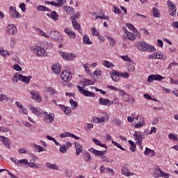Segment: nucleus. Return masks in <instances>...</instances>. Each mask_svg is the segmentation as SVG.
I'll use <instances>...</instances> for the list:
<instances>
[{
    "label": "nucleus",
    "instance_id": "f257e3e1",
    "mask_svg": "<svg viewBox=\"0 0 178 178\" xmlns=\"http://www.w3.org/2000/svg\"><path fill=\"white\" fill-rule=\"evenodd\" d=\"M83 83L84 84L83 88L79 86H76L80 94H82V95H84L85 97H92V98H94L95 97V93L88 90H86V89L83 88H84V87H87V86H94L95 84V82L90 79H85Z\"/></svg>",
    "mask_w": 178,
    "mask_h": 178
},
{
    "label": "nucleus",
    "instance_id": "f03ea898",
    "mask_svg": "<svg viewBox=\"0 0 178 178\" xmlns=\"http://www.w3.org/2000/svg\"><path fill=\"white\" fill-rule=\"evenodd\" d=\"M59 54L65 60H74L77 58V56L74 54H67L65 53V51H60Z\"/></svg>",
    "mask_w": 178,
    "mask_h": 178
},
{
    "label": "nucleus",
    "instance_id": "7ed1b4c3",
    "mask_svg": "<svg viewBox=\"0 0 178 178\" xmlns=\"http://www.w3.org/2000/svg\"><path fill=\"white\" fill-rule=\"evenodd\" d=\"M6 32L8 35H16L17 34V28L13 24H8L6 26Z\"/></svg>",
    "mask_w": 178,
    "mask_h": 178
},
{
    "label": "nucleus",
    "instance_id": "20e7f679",
    "mask_svg": "<svg viewBox=\"0 0 178 178\" xmlns=\"http://www.w3.org/2000/svg\"><path fill=\"white\" fill-rule=\"evenodd\" d=\"M50 37L54 41H57V42H62V35H60V33L58 31H51Z\"/></svg>",
    "mask_w": 178,
    "mask_h": 178
},
{
    "label": "nucleus",
    "instance_id": "39448f33",
    "mask_svg": "<svg viewBox=\"0 0 178 178\" xmlns=\"http://www.w3.org/2000/svg\"><path fill=\"white\" fill-rule=\"evenodd\" d=\"M33 54H35L38 56H44L45 55V50L41 47L35 46L31 49Z\"/></svg>",
    "mask_w": 178,
    "mask_h": 178
},
{
    "label": "nucleus",
    "instance_id": "423d86ee",
    "mask_svg": "<svg viewBox=\"0 0 178 178\" xmlns=\"http://www.w3.org/2000/svg\"><path fill=\"white\" fill-rule=\"evenodd\" d=\"M164 77L161 76L160 74H152L147 77L148 83H152V81H161L163 80Z\"/></svg>",
    "mask_w": 178,
    "mask_h": 178
},
{
    "label": "nucleus",
    "instance_id": "0eeeda50",
    "mask_svg": "<svg viewBox=\"0 0 178 178\" xmlns=\"http://www.w3.org/2000/svg\"><path fill=\"white\" fill-rule=\"evenodd\" d=\"M134 123H136V124L134 126L135 129H140V127H143L144 126V118H143V116L138 115L135 118Z\"/></svg>",
    "mask_w": 178,
    "mask_h": 178
},
{
    "label": "nucleus",
    "instance_id": "6e6552de",
    "mask_svg": "<svg viewBox=\"0 0 178 178\" xmlns=\"http://www.w3.org/2000/svg\"><path fill=\"white\" fill-rule=\"evenodd\" d=\"M60 78L62 79L63 81H70L72 79V73L68 72L66 70H63L60 74Z\"/></svg>",
    "mask_w": 178,
    "mask_h": 178
},
{
    "label": "nucleus",
    "instance_id": "1a4fd4ad",
    "mask_svg": "<svg viewBox=\"0 0 178 178\" xmlns=\"http://www.w3.org/2000/svg\"><path fill=\"white\" fill-rule=\"evenodd\" d=\"M168 6H169V15L170 16H175L176 15V6L175 5V3L168 1L167 2Z\"/></svg>",
    "mask_w": 178,
    "mask_h": 178
},
{
    "label": "nucleus",
    "instance_id": "9d476101",
    "mask_svg": "<svg viewBox=\"0 0 178 178\" xmlns=\"http://www.w3.org/2000/svg\"><path fill=\"white\" fill-rule=\"evenodd\" d=\"M44 123H54L55 122V114L54 113H49V115L44 117Z\"/></svg>",
    "mask_w": 178,
    "mask_h": 178
},
{
    "label": "nucleus",
    "instance_id": "9b49d317",
    "mask_svg": "<svg viewBox=\"0 0 178 178\" xmlns=\"http://www.w3.org/2000/svg\"><path fill=\"white\" fill-rule=\"evenodd\" d=\"M155 172L156 175V177L169 178V176H170L168 173L162 171L161 168H156Z\"/></svg>",
    "mask_w": 178,
    "mask_h": 178
},
{
    "label": "nucleus",
    "instance_id": "f8f14e48",
    "mask_svg": "<svg viewBox=\"0 0 178 178\" xmlns=\"http://www.w3.org/2000/svg\"><path fill=\"white\" fill-rule=\"evenodd\" d=\"M110 76L113 80V81H119L120 80V75H119V72L113 70L111 72H110Z\"/></svg>",
    "mask_w": 178,
    "mask_h": 178
},
{
    "label": "nucleus",
    "instance_id": "ddd939ff",
    "mask_svg": "<svg viewBox=\"0 0 178 178\" xmlns=\"http://www.w3.org/2000/svg\"><path fill=\"white\" fill-rule=\"evenodd\" d=\"M113 104V102H111V100L109 99H104L102 97H100L99 100V105H103L106 106H111Z\"/></svg>",
    "mask_w": 178,
    "mask_h": 178
},
{
    "label": "nucleus",
    "instance_id": "4468645a",
    "mask_svg": "<svg viewBox=\"0 0 178 178\" xmlns=\"http://www.w3.org/2000/svg\"><path fill=\"white\" fill-rule=\"evenodd\" d=\"M18 78H19V80H20V81H22L23 83H26V84H29V83H30V80L33 79V76L31 75L26 76L22 74H19Z\"/></svg>",
    "mask_w": 178,
    "mask_h": 178
},
{
    "label": "nucleus",
    "instance_id": "2eb2a0df",
    "mask_svg": "<svg viewBox=\"0 0 178 178\" xmlns=\"http://www.w3.org/2000/svg\"><path fill=\"white\" fill-rule=\"evenodd\" d=\"M32 99L36 101V102H41L42 99H41V96L37 93V92L32 90L30 92Z\"/></svg>",
    "mask_w": 178,
    "mask_h": 178
},
{
    "label": "nucleus",
    "instance_id": "dca6fc26",
    "mask_svg": "<svg viewBox=\"0 0 178 178\" xmlns=\"http://www.w3.org/2000/svg\"><path fill=\"white\" fill-rule=\"evenodd\" d=\"M148 44L145 42H138L136 44L139 51H147V46Z\"/></svg>",
    "mask_w": 178,
    "mask_h": 178
},
{
    "label": "nucleus",
    "instance_id": "f3484780",
    "mask_svg": "<svg viewBox=\"0 0 178 178\" xmlns=\"http://www.w3.org/2000/svg\"><path fill=\"white\" fill-rule=\"evenodd\" d=\"M51 69L53 73H55L56 74H59L60 72L62 71V67L59 63L54 64Z\"/></svg>",
    "mask_w": 178,
    "mask_h": 178
},
{
    "label": "nucleus",
    "instance_id": "a211bd4d",
    "mask_svg": "<svg viewBox=\"0 0 178 178\" xmlns=\"http://www.w3.org/2000/svg\"><path fill=\"white\" fill-rule=\"evenodd\" d=\"M1 140H2L3 145L6 146V148H8V149H10V141H9V138L5 136H0V141Z\"/></svg>",
    "mask_w": 178,
    "mask_h": 178
},
{
    "label": "nucleus",
    "instance_id": "6ab92c4d",
    "mask_svg": "<svg viewBox=\"0 0 178 178\" xmlns=\"http://www.w3.org/2000/svg\"><path fill=\"white\" fill-rule=\"evenodd\" d=\"M64 33H65V34H67L70 38H76V33H74V31L70 28H65Z\"/></svg>",
    "mask_w": 178,
    "mask_h": 178
},
{
    "label": "nucleus",
    "instance_id": "aec40b11",
    "mask_svg": "<svg viewBox=\"0 0 178 178\" xmlns=\"http://www.w3.org/2000/svg\"><path fill=\"white\" fill-rule=\"evenodd\" d=\"M31 111L36 115V116H41L42 115V109L35 108L34 106L31 107Z\"/></svg>",
    "mask_w": 178,
    "mask_h": 178
},
{
    "label": "nucleus",
    "instance_id": "412c9836",
    "mask_svg": "<svg viewBox=\"0 0 178 178\" xmlns=\"http://www.w3.org/2000/svg\"><path fill=\"white\" fill-rule=\"evenodd\" d=\"M75 148H76V155L79 156L81 152H83V146L79 144V143H75Z\"/></svg>",
    "mask_w": 178,
    "mask_h": 178
},
{
    "label": "nucleus",
    "instance_id": "4be33fe9",
    "mask_svg": "<svg viewBox=\"0 0 178 178\" xmlns=\"http://www.w3.org/2000/svg\"><path fill=\"white\" fill-rule=\"evenodd\" d=\"M89 151L94 154L95 156H104V151H99L94 148L90 149Z\"/></svg>",
    "mask_w": 178,
    "mask_h": 178
},
{
    "label": "nucleus",
    "instance_id": "5701e85b",
    "mask_svg": "<svg viewBox=\"0 0 178 178\" xmlns=\"http://www.w3.org/2000/svg\"><path fill=\"white\" fill-rule=\"evenodd\" d=\"M47 16L52 19L54 22H56L59 19V15H58L56 11H53L50 14H47Z\"/></svg>",
    "mask_w": 178,
    "mask_h": 178
},
{
    "label": "nucleus",
    "instance_id": "b1692460",
    "mask_svg": "<svg viewBox=\"0 0 178 178\" xmlns=\"http://www.w3.org/2000/svg\"><path fill=\"white\" fill-rule=\"evenodd\" d=\"M63 10L67 13H68V15H73V13H74V8H73L72 7H70V6H63Z\"/></svg>",
    "mask_w": 178,
    "mask_h": 178
},
{
    "label": "nucleus",
    "instance_id": "393cba45",
    "mask_svg": "<svg viewBox=\"0 0 178 178\" xmlns=\"http://www.w3.org/2000/svg\"><path fill=\"white\" fill-rule=\"evenodd\" d=\"M92 142L95 143L96 145H99V147H102L103 148L108 149V146H106V144L101 143V141L99 140L98 139L93 138Z\"/></svg>",
    "mask_w": 178,
    "mask_h": 178
},
{
    "label": "nucleus",
    "instance_id": "a878e982",
    "mask_svg": "<svg viewBox=\"0 0 178 178\" xmlns=\"http://www.w3.org/2000/svg\"><path fill=\"white\" fill-rule=\"evenodd\" d=\"M46 166L48 169H53V170H59V167L56 164H51L49 162L46 163Z\"/></svg>",
    "mask_w": 178,
    "mask_h": 178
},
{
    "label": "nucleus",
    "instance_id": "bb28decb",
    "mask_svg": "<svg viewBox=\"0 0 178 178\" xmlns=\"http://www.w3.org/2000/svg\"><path fill=\"white\" fill-rule=\"evenodd\" d=\"M107 88H108V90H113L114 91H120V92H122L124 95L127 94L126 92L123 91V90L119 89L112 85L107 86Z\"/></svg>",
    "mask_w": 178,
    "mask_h": 178
},
{
    "label": "nucleus",
    "instance_id": "cd10ccee",
    "mask_svg": "<svg viewBox=\"0 0 178 178\" xmlns=\"http://www.w3.org/2000/svg\"><path fill=\"white\" fill-rule=\"evenodd\" d=\"M145 138V136L141 134H140L138 137L135 138V140L137 141V144H143V140Z\"/></svg>",
    "mask_w": 178,
    "mask_h": 178
},
{
    "label": "nucleus",
    "instance_id": "c85d7f7f",
    "mask_svg": "<svg viewBox=\"0 0 178 178\" xmlns=\"http://www.w3.org/2000/svg\"><path fill=\"white\" fill-rule=\"evenodd\" d=\"M37 10L39 12H51V10L46 6H39L37 7Z\"/></svg>",
    "mask_w": 178,
    "mask_h": 178
},
{
    "label": "nucleus",
    "instance_id": "c756f323",
    "mask_svg": "<svg viewBox=\"0 0 178 178\" xmlns=\"http://www.w3.org/2000/svg\"><path fill=\"white\" fill-rule=\"evenodd\" d=\"M104 122H105V117L96 118L95 119L93 120V123H95V124L104 123Z\"/></svg>",
    "mask_w": 178,
    "mask_h": 178
},
{
    "label": "nucleus",
    "instance_id": "7c9ffc66",
    "mask_svg": "<svg viewBox=\"0 0 178 178\" xmlns=\"http://www.w3.org/2000/svg\"><path fill=\"white\" fill-rule=\"evenodd\" d=\"M121 95H127V100H125L126 101V102H128V104H130L131 105V104H134V102H136V100L134 99V98H131V99H130V95H129V94H122L121 93Z\"/></svg>",
    "mask_w": 178,
    "mask_h": 178
},
{
    "label": "nucleus",
    "instance_id": "2f4dec72",
    "mask_svg": "<svg viewBox=\"0 0 178 178\" xmlns=\"http://www.w3.org/2000/svg\"><path fill=\"white\" fill-rule=\"evenodd\" d=\"M111 123H113L118 127H120V126H122V121L118 118H113L111 120Z\"/></svg>",
    "mask_w": 178,
    "mask_h": 178
},
{
    "label": "nucleus",
    "instance_id": "473e14b6",
    "mask_svg": "<svg viewBox=\"0 0 178 178\" xmlns=\"http://www.w3.org/2000/svg\"><path fill=\"white\" fill-rule=\"evenodd\" d=\"M83 159L86 162H90L92 159L91 154H90L88 152H85L83 154Z\"/></svg>",
    "mask_w": 178,
    "mask_h": 178
},
{
    "label": "nucleus",
    "instance_id": "72a5a7b5",
    "mask_svg": "<svg viewBox=\"0 0 178 178\" xmlns=\"http://www.w3.org/2000/svg\"><path fill=\"white\" fill-rule=\"evenodd\" d=\"M70 104L72 107L73 111H74V109H76L77 106H79V104H77L76 101H74L73 99H70Z\"/></svg>",
    "mask_w": 178,
    "mask_h": 178
},
{
    "label": "nucleus",
    "instance_id": "f704fd0d",
    "mask_svg": "<svg viewBox=\"0 0 178 178\" xmlns=\"http://www.w3.org/2000/svg\"><path fill=\"white\" fill-rule=\"evenodd\" d=\"M128 143L130 144L131 147L130 149L132 151V152H136V147H137V145L134 143L132 140H128Z\"/></svg>",
    "mask_w": 178,
    "mask_h": 178
},
{
    "label": "nucleus",
    "instance_id": "c9c22d12",
    "mask_svg": "<svg viewBox=\"0 0 178 178\" xmlns=\"http://www.w3.org/2000/svg\"><path fill=\"white\" fill-rule=\"evenodd\" d=\"M83 42L86 45H91V44H92V42L90 40V38L87 35H85L83 36Z\"/></svg>",
    "mask_w": 178,
    "mask_h": 178
},
{
    "label": "nucleus",
    "instance_id": "e433bc0d",
    "mask_svg": "<svg viewBox=\"0 0 178 178\" xmlns=\"http://www.w3.org/2000/svg\"><path fill=\"white\" fill-rule=\"evenodd\" d=\"M37 31L40 35H42V37H44L45 38H49V35H47L45 32H44L42 30L38 29Z\"/></svg>",
    "mask_w": 178,
    "mask_h": 178
},
{
    "label": "nucleus",
    "instance_id": "4c0bfd02",
    "mask_svg": "<svg viewBox=\"0 0 178 178\" xmlns=\"http://www.w3.org/2000/svg\"><path fill=\"white\" fill-rule=\"evenodd\" d=\"M10 17H13V19H20V17H22V15L17 10H15L13 13V15H10Z\"/></svg>",
    "mask_w": 178,
    "mask_h": 178
},
{
    "label": "nucleus",
    "instance_id": "58836bf2",
    "mask_svg": "<svg viewBox=\"0 0 178 178\" xmlns=\"http://www.w3.org/2000/svg\"><path fill=\"white\" fill-rule=\"evenodd\" d=\"M152 12L154 17H161V15L159 14V10H158L156 8H153Z\"/></svg>",
    "mask_w": 178,
    "mask_h": 178
},
{
    "label": "nucleus",
    "instance_id": "ea45409f",
    "mask_svg": "<svg viewBox=\"0 0 178 178\" xmlns=\"http://www.w3.org/2000/svg\"><path fill=\"white\" fill-rule=\"evenodd\" d=\"M146 48H147V51H148V52H155V51H156V49L155 48V47H154L152 45L147 44Z\"/></svg>",
    "mask_w": 178,
    "mask_h": 178
},
{
    "label": "nucleus",
    "instance_id": "a19ab883",
    "mask_svg": "<svg viewBox=\"0 0 178 178\" xmlns=\"http://www.w3.org/2000/svg\"><path fill=\"white\" fill-rule=\"evenodd\" d=\"M103 65H104V66H105V67H108V68L112 67H113V66H115V65H113V63H112L108 60H104L103 63Z\"/></svg>",
    "mask_w": 178,
    "mask_h": 178
},
{
    "label": "nucleus",
    "instance_id": "79ce46f5",
    "mask_svg": "<svg viewBox=\"0 0 178 178\" xmlns=\"http://www.w3.org/2000/svg\"><path fill=\"white\" fill-rule=\"evenodd\" d=\"M127 36L128 37V40H131V41L136 40V35L131 32H127Z\"/></svg>",
    "mask_w": 178,
    "mask_h": 178
},
{
    "label": "nucleus",
    "instance_id": "37998d69",
    "mask_svg": "<svg viewBox=\"0 0 178 178\" xmlns=\"http://www.w3.org/2000/svg\"><path fill=\"white\" fill-rule=\"evenodd\" d=\"M2 101H6V102H8L9 101V97H6L5 94H1L0 102H2Z\"/></svg>",
    "mask_w": 178,
    "mask_h": 178
},
{
    "label": "nucleus",
    "instance_id": "c03bdc74",
    "mask_svg": "<svg viewBox=\"0 0 178 178\" xmlns=\"http://www.w3.org/2000/svg\"><path fill=\"white\" fill-rule=\"evenodd\" d=\"M79 17L80 13H76L74 15L70 17V19L72 20V22H76V20H77V19H79Z\"/></svg>",
    "mask_w": 178,
    "mask_h": 178
},
{
    "label": "nucleus",
    "instance_id": "a18cd8bd",
    "mask_svg": "<svg viewBox=\"0 0 178 178\" xmlns=\"http://www.w3.org/2000/svg\"><path fill=\"white\" fill-rule=\"evenodd\" d=\"M63 112L65 115H67L68 116H70V115H72V110L70 107H65L63 110Z\"/></svg>",
    "mask_w": 178,
    "mask_h": 178
},
{
    "label": "nucleus",
    "instance_id": "49530a36",
    "mask_svg": "<svg viewBox=\"0 0 178 178\" xmlns=\"http://www.w3.org/2000/svg\"><path fill=\"white\" fill-rule=\"evenodd\" d=\"M111 143L112 144H113V145H115V147H117L118 148H120V149H122V151H126V149L123 148V147H122V145H120V144L118 143L117 142L112 140Z\"/></svg>",
    "mask_w": 178,
    "mask_h": 178
},
{
    "label": "nucleus",
    "instance_id": "de8ad7c7",
    "mask_svg": "<svg viewBox=\"0 0 178 178\" xmlns=\"http://www.w3.org/2000/svg\"><path fill=\"white\" fill-rule=\"evenodd\" d=\"M72 26L75 30H80V24L76 21H72Z\"/></svg>",
    "mask_w": 178,
    "mask_h": 178
},
{
    "label": "nucleus",
    "instance_id": "09e8293b",
    "mask_svg": "<svg viewBox=\"0 0 178 178\" xmlns=\"http://www.w3.org/2000/svg\"><path fill=\"white\" fill-rule=\"evenodd\" d=\"M127 27L129 29V30H131L134 33H138L137 29L134 28V26H133L131 24H127Z\"/></svg>",
    "mask_w": 178,
    "mask_h": 178
},
{
    "label": "nucleus",
    "instance_id": "8fccbe9b",
    "mask_svg": "<svg viewBox=\"0 0 178 178\" xmlns=\"http://www.w3.org/2000/svg\"><path fill=\"white\" fill-rule=\"evenodd\" d=\"M106 38H107V40H109V41H110V46L111 47H114L115 44H116V41H115L113 40V38H111L109 36H106Z\"/></svg>",
    "mask_w": 178,
    "mask_h": 178
},
{
    "label": "nucleus",
    "instance_id": "3c124183",
    "mask_svg": "<svg viewBox=\"0 0 178 178\" xmlns=\"http://www.w3.org/2000/svg\"><path fill=\"white\" fill-rule=\"evenodd\" d=\"M59 150L61 154H65L66 151H67V149L66 148V145H62Z\"/></svg>",
    "mask_w": 178,
    "mask_h": 178
},
{
    "label": "nucleus",
    "instance_id": "603ef678",
    "mask_svg": "<svg viewBox=\"0 0 178 178\" xmlns=\"http://www.w3.org/2000/svg\"><path fill=\"white\" fill-rule=\"evenodd\" d=\"M158 53H153L148 56V59H158Z\"/></svg>",
    "mask_w": 178,
    "mask_h": 178
},
{
    "label": "nucleus",
    "instance_id": "864d4df0",
    "mask_svg": "<svg viewBox=\"0 0 178 178\" xmlns=\"http://www.w3.org/2000/svg\"><path fill=\"white\" fill-rule=\"evenodd\" d=\"M19 81V73L14 74L13 76V83H16Z\"/></svg>",
    "mask_w": 178,
    "mask_h": 178
},
{
    "label": "nucleus",
    "instance_id": "5fc2aeb1",
    "mask_svg": "<svg viewBox=\"0 0 178 178\" xmlns=\"http://www.w3.org/2000/svg\"><path fill=\"white\" fill-rule=\"evenodd\" d=\"M0 55L5 58L6 56H9V52H8L6 50H0Z\"/></svg>",
    "mask_w": 178,
    "mask_h": 178
},
{
    "label": "nucleus",
    "instance_id": "6e6d98bb",
    "mask_svg": "<svg viewBox=\"0 0 178 178\" xmlns=\"http://www.w3.org/2000/svg\"><path fill=\"white\" fill-rule=\"evenodd\" d=\"M101 159L102 161V162H113V160H111V159H108V157H106V156H103L101 157Z\"/></svg>",
    "mask_w": 178,
    "mask_h": 178
},
{
    "label": "nucleus",
    "instance_id": "4d7b16f0",
    "mask_svg": "<svg viewBox=\"0 0 178 178\" xmlns=\"http://www.w3.org/2000/svg\"><path fill=\"white\" fill-rule=\"evenodd\" d=\"M72 134L70 132H64L60 135V138H65V137H70Z\"/></svg>",
    "mask_w": 178,
    "mask_h": 178
},
{
    "label": "nucleus",
    "instance_id": "13d9d810",
    "mask_svg": "<svg viewBox=\"0 0 178 178\" xmlns=\"http://www.w3.org/2000/svg\"><path fill=\"white\" fill-rule=\"evenodd\" d=\"M17 163L20 165H29V161L27 159H21L17 161Z\"/></svg>",
    "mask_w": 178,
    "mask_h": 178
},
{
    "label": "nucleus",
    "instance_id": "bf43d9fd",
    "mask_svg": "<svg viewBox=\"0 0 178 178\" xmlns=\"http://www.w3.org/2000/svg\"><path fill=\"white\" fill-rule=\"evenodd\" d=\"M168 138H170V140H172V141H177V136H175V134H170L168 135Z\"/></svg>",
    "mask_w": 178,
    "mask_h": 178
},
{
    "label": "nucleus",
    "instance_id": "052dcab7",
    "mask_svg": "<svg viewBox=\"0 0 178 178\" xmlns=\"http://www.w3.org/2000/svg\"><path fill=\"white\" fill-rule=\"evenodd\" d=\"M120 77H123L124 79H129V73L127 72H119Z\"/></svg>",
    "mask_w": 178,
    "mask_h": 178
},
{
    "label": "nucleus",
    "instance_id": "680f3d73",
    "mask_svg": "<svg viewBox=\"0 0 178 178\" xmlns=\"http://www.w3.org/2000/svg\"><path fill=\"white\" fill-rule=\"evenodd\" d=\"M13 69L14 70H17V72H22V67L17 64L13 65Z\"/></svg>",
    "mask_w": 178,
    "mask_h": 178
},
{
    "label": "nucleus",
    "instance_id": "e2e57ef3",
    "mask_svg": "<svg viewBox=\"0 0 178 178\" xmlns=\"http://www.w3.org/2000/svg\"><path fill=\"white\" fill-rule=\"evenodd\" d=\"M112 10L116 15H120V9L118 8L117 7L113 6V8H112Z\"/></svg>",
    "mask_w": 178,
    "mask_h": 178
},
{
    "label": "nucleus",
    "instance_id": "0e129e2a",
    "mask_svg": "<svg viewBox=\"0 0 178 178\" xmlns=\"http://www.w3.org/2000/svg\"><path fill=\"white\" fill-rule=\"evenodd\" d=\"M93 74L97 77H99L101 74H102V71H101V70H95Z\"/></svg>",
    "mask_w": 178,
    "mask_h": 178
},
{
    "label": "nucleus",
    "instance_id": "69168bd1",
    "mask_svg": "<svg viewBox=\"0 0 178 178\" xmlns=\"http://www.w3.org/2000/svg\"><path fill=\"white\" fill-rule=\"evenodd\" d=\"M47 91H48V92L51 94V95H54V94H55V90L52 87H49L47 89Z\"/></svg>",
    "mask_w": 178,
    "mask_h": 178
},
{
    "label": "nucleus",
    "instance_id": "338daca9",
    "mask_svg": "<svg viewBox=\"0 0 178 178\" xmlns=\"http://www.w3.org/2000/svg\"><path fill=\"white\" fill-rule=\"evenodd\" d=\"M20 9L22 10V12H26V3H22L19 5Z\"/></svg>",
    "mask_w": 178,
    "mask_h": 178
},
{
    "label": "nucleus",
    "instance_id": "774afa93",
    "mask_svg": "<svg viewBox=\"0 0 178 178\" xmlns=\"http://www.w3.org/2000/svg\"><path fill=\"white\" fill-rule=\"evenodd\" d=\"M127 69H128V71H129V72H135L136 71V67H134V65H129Z\"/></svg>",
    "mask_w": 178,
    "mask_h": 178
}]
</instances>
